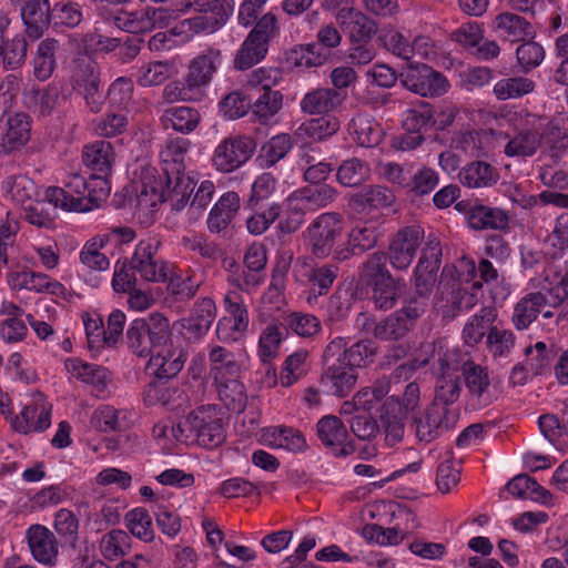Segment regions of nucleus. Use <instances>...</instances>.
Segmentation results:
<instances>
[{"mask_svg": "<svg viewBox=\"0 0 568 568\" xmlns=\"http://www.w3.org/2000/svg\"><path fill=\"white\" fill-rule=\"evenodd\" d=\"M480 288L479 281L463 280L454 271L444 268L434 300V310L444 321H452L478 304Z\"/></svg>", "mask_w": 568, "mask_h": 568, "instance_id": "f257e3e1", "label": "nucleus"}, {"mask_svg": "<svg viewBox=\"0 0 568 568\" xmlns=\"http://www.w3.org/2000/svg\"><path fill=\"white\" fill-rule=\"evenodd\" d=\"M377 243V233L371 226H356L351 230L344 240V246H339L335 252V261L343 262L351 258L356 250L361 252L374 247Z\"/></svg>", "mask_w": 568, "mask_h": 568, "instance_id": "e433bc0d", "label": "nucleus"}, {"mask_svg": "<svg viewBox=\"0 0 568 568\" xmlns=\"http://www.w3.org/2000/svg\"><path fill=\"white\" fill-rule=\"evenodd\" d=\"M469 226L476 231L483 230H505L509 224V216L506 211L499 207L487 205H474L467 212Z\"/></svg>", "mask_w": 568, "mask_h": 568, "instance_id": "72a5a7b5", "label": "nucleus"}, {"mask_svg": "<svg viewBox=\"0 0 568 568\" xmlns=\"http://www.w3.org/2000/svg\"><path fill=\"white\" fill-rule=\"evenodd\" d=\"M186 7H194L202 14L185 19L182 24L195 33H213L220 29L233 11L231 0H191Z\"/></svg>", "mask_w": 568, "mask_h": 568, "instance_id": "9b49d317", "label": "nucleus"}, {"mask_svg": "<svg viewBox=\"0 0 568 568\" xmlns=\"http://www.w3.org/2000/svg\"><path fill=\"white\" fill-rule=\"evenodd\" d=\"M216 392L225 407L233 412H242L246 404L244 385L239 381V375H224L214 379Z\"/></svg>", "mask_w": 568, "mask_h": 568, "instance_id": "37998d69", "label": "nucleus"}, {"mask_svg": "<svg viewBox=\"0 0 568 568\" xmlns=\"http://www.w3.org/2000/svg\"><path fill=\"white\" fill-rule=\"evenodd\" d=\"M507 490L514 497L529 498L541 504H549L552 499L550 491L540 486L528 475H518L507 484Z\"/></svg>", "mask_w": 568, "mask_h": 568, "instance_id": "603ef678", "label": "nucleus"}, {"mask_svg": "<svg viewBox=\"0 0 568 568\" xmlns=\"http://www.w3.org/2000/svg\"><path fill=\"white\" fill-rule=\"evenodd\" d=\"M73 88L80 92L100 88V69L90 58L78 59L72 74Z\"/></svg>", "mask_w": 568, "mask_h": 568, "instance_id": "13d9d810", "label": "nucleus"}, {"mask_svg": "<svg viewBox=\"0 0 568 568\" xmlns=\"http://www.w3.org/2000/svg\"><path fill=\"white\" fill-rule=\"evenodd\" d=\"M51 404L43 394L37 393L12 422V428L21 434L43 432L51 425Z\"/></svg>", "mask_w": 568, "mask_h": 568, "instance_id": "a211bd4d", "label": "nucleus"}, {"mask_svg": "<svg viewBox=\"0 0 568 568\" xmlns=\"http://www.w3.org/2000/svg\"><path fill=\"white\" fill-rule=\"evenodd\" d=\"M89 182L80 174H70L64 182V187L50 186L47 189L44 199L54 209L62 207L68 211L90 210L88 191Z\"/></svg>", "mask_w": 568, "mask_h": 568, "instance_id": "ddd939ff", "label": "nucleus"}, {"mask_svg": "<svg viewBox=\"0 0 568 568\" xmlns=\"http://www.w3.org/2000/svg\"><path fill=\"white\" fill-rule=\"evenodd\" d=\"M241 206V199L236 192H226L212 207L207 217V227L212 233L225 230Z\"/></svg>", "mask_w": 568, "mask_h": 568, "instance_id": "473e14b6", "label": "nucleus"}, {"mask_svg": "<svg viewBox=\"0 0 568 568\" xmlns=\"http://www.w3.org/2000/svg\"><path fill=\"white\" fill-rule=\"evenodd\" d=\"M19 10L26 32L33 40L41 38L52 24L53 6L50 0H29Z\"/></svg>", "mask_w": 568, "mask_h": 568, "instance_id": "5701e85b", "label": "nucleus"}, {"mask_svg": "<svg viewBox=\"0 0 568 568\" xmlns=\"http://www.w3.org/2000/svg\"><path fill=\"white\" fill-rule=\"evenodd\" d=\"M402 84L422 97L443 95L448 88L446 78L429 65L410 61L400 73Z\"/></svg>", "mask_w": 568, "mask_h": 568, "instance_id": "f8f14e48", "label": "nucleus"}, {"mask_svg": "<svg viewBox=\"0 0 568 568\" xmlns=\"http://www.w3.org/2000/svg\"><path fill=\"white\" fill-rule=\"evenodd\" d=\"M424 239V230L418 225L398 230L389 241L388 256L392 266L403 271L410 266Z\"/></svg>", "mask_w": 568, "mask_h": 568, "instance_id": "f3484780", "label": "nucleus"}, {"mask_svg": "<svg viewBox=\"0 0 568 568\" xmlns=\"http://www.w3.org/2000/svg\"><path fill=\"white\" fill-rule=\"evenodd\" d=\"M58 41L47 38L38 44L37 53L33 59V74L40 81L48 80L55 69V52Z\"/></svg>", "mask_w": 568, "mask_h": 568, "instance_id": "5fc2aeb1", "label": "nucleus"}, {"mask_svg": "<svg viewBox=\"0 0 568 568\" xmlns=\"http://www.w3.org/2000/svg\"><path fill=\"white\" fill-rule=\"evenodd\" d=\"M110 234H99L89 240L80 252L81 263L92 271H106L110 260L101 250L109 243Z\"/></svg>", "mask_w": 568, "mask_h": 568, "instance_id": "864d4df0", "label": "nucleus"}, {"mask_svg": "<svg viewBox=\"0 0 568 568\" xmlns=\"http://www.w3.org/2000/svg\"><path fill=\"white\" fill-rule=\"evenodd\" d=\"M276 189V180L271 173L258 175L252 184L251 194L246 201V207L250 210H262L270 202Z\"/></svg>", "mask_w": 568, "mask_h": 568, "instance_id": "052dcab7", "label": "nucleus"}, {"mask_svg": "<svg viewBox=\"0 0 568 568\" xmlns=\"http://www.w3.org/2000/svg\"><path fill=\"white\" fill-rule=\"evenodd\" d=\"M170 323L159 313L134 320L126 331L129 348L140 357H148L171 337Z\"/></svg>", "mask_w": 568, "mask_h": 568, "instance_id": "20e7f679", "label": "nucleus"}, {"mask_svg": "<svg viewBox=\"0 0 568 568\" xmlns=\"http://www.w3.org/2000/svg\"><path fill=\"white\" fill-rule=\"evenodd\" d=\"M173 437L181 443L195 440L206 448H214L225 439L222 418L213 405H203L192 410L187 417L172 427Z\"/></svg>", "mask_w": 568, "mask_h": 568, "instance_id": "f03ea898", "label": "nucleus"}, {"mask_svg": "<svg viewBox=\"0 0 568 568\" xmlns=\"http://www.w3.org/2000/svg\"><path fill=\"white\" fill-rule=\"evenodd\" d=\"M27 539L33 558L45 566H54L58 559V541L52 531L42 525H32Z\"/></svg>", "mask_w": 568, "mask_h": 568, "instance_id": "a878e982", "label": "nucleus"}, {"mask_svg": "<svg viewBox=\"0 0 568 568\" xmlns=\"http://www.w3.org/2000/svg\"><path fill=\"white\" fill-rule=\"evenodd\" d=\"M535 90V82L526 77H510L497 81L493 93L499 101L519 99Z\"/></svg>", "mask_w": 568, "mask_h": 568, "instance_id": "4d7b16f0", "label": "nucleus"}, {"mask_svg": "<svg viewBox=\"0 0 568 568\" xmlns=\"http://www.w3.org/2000/svg\"><path fill=\"white\" fill-rule=\"evenodd\" d=\"M255 148L256 143L250 136H229L216 146L212 159L213 165L217 171L233 172L248 161Z\"/></svg>", "mask_w": 568, "mask_h": 568, "instance_id": "2eb2a0df", "label": "nucleus"}, {"mask_svg": "<svg viewBox=\"0 0 568 568\" xmlns=\"http://www.w3.org/2000/svg\"><path fill=\"white\" fill-rule=\"evenodd\" d=\"M394 201L393 193L381 185H368L349 197V205L358 213L385 207Z\"/></svg>", "mask_w": 568, "mask_h": 568, "instance_id": "58836bf2", "label": "nucleus"}, {"mask_svg": "<svg viewBox=\"0 0 568 568\" xmlns=\"http://www.w3.org/2000/svg\"><path fill=\"white\" fill-rule=\"evenodd\" d=\"M442 248L437 239H429L414 272V292L429 300L435 276L440 267Z\"/></svg>", "mask_w": 568, "mask_h": 568, "instance_id": "6ab92c4d", "label": "nucleus"}, {"mask_svg": "<svg viewBox=\"0 0 568 568\" xmlns=\"http://www.w3.org/2000/svg\"><path fill=\"white\" fill-rule=\"evenodd\" d=\"M338 266L333 263L316 265L308 257H298L293 266V276L296 282L308 286L318 295L326 294L338 275Z\"/></svg>", "mask_w": 568, "mask_h": 568, "instance_id": "dca6fc26", "label": "nucleus"}, {"mask_svg": "<svg viewBox=\"0 0 568 568\" xmlns=\"http://www.w3.org/2000/svg\"><path fill=\"white\" fill-rule=\"evenodd\" d=\"M186 353L180 345H174L171 337L150 356L148 369L158 378H172L183 368Z\"/></svg>", "mask_w": 568, "mask_h": 568, "instance_id": "aec40b11", "label": "nucleus"}, {"mask_svg": "<svg viewBox=\"0 0 568 568\" xmlns=\"http://www.w3.org/2000/svg\"><path fill=\"white\" fill-rule=\"evenodd\" d=\"M333 7H339L335 14L336 22L352 43L368 42L376 33L375 22L358 9L352 0H329Z\"/></svg>", "mask_w": 568, "mask_h": 568, "instance_id": "9d476101", "label": "nucleus"}, {"mask_svg": "<svg viewBox=\"0 0 568 568\" xmlns=\"http://www.w3.org/2000/svg\"><path fill=\"white\" fill-rule=\"evenodd\" d=\"M547 297L541 292L526 294L515 305L511 322L517 329H526L547 305Z\"/></svg>", "mask_w": 568, "mask_h": 568, "instance_id": "f704fd0d", "label": "nucleus"}, {"mask_svg": "<svg viewBox=\"0 0 568 568\" xmlns=\"http://www.w3.org/2000/svg\"><path fill=\"white\" fill-rule=\"evenodd\" d=\"M526 359L523 365L515 366L513 368L510 381L514 384H524V378L520 381H516V375L521 373L523 371H527V373L537 375L540 374L545 368H547L554 357L552 349L548 348V346L544 342H537L535 346H529L525 349Z\"/></svg>", "mask_w": 568, "mask_h": 568, "instance_id": "79ce46f5", "label": "nucleus"}, {"mask_svg": "<svg viewBox=\"0 0 568 568\" xmlns=\"http://www.w3.org/2000/svg\"><path fill=\"white\" fill-rule=\"evenodd\" d=\"M338 196V191L329 184H311L296 190L291 200L301 210L317 211L332 204Z\"/></svg>", "mask_w": 568, "mask_h": 568, "instance_id": "c85d7f7f", "label": "nucleus"}, {"mask_svg": "<svg viewBox=\"0 0 568 568\" xmlns=\"http://www.w3.org/2000/svg\"><path fill=\"white\" fill-rule=\"evenodd\" d=\"M221 64L222 51L213 47L204 49L189 62L184 78L202 100L207 97V89Z\"/></svg>", "mask_w": 568, "mask_h": 568, "instance_id": "4468645a", "label": "nucleus"}, {"mask_svg": "<svg viewBox=\"0 0 568 568\" xmlns=\"http://www.w3.org/2000/svg\"><path fill=\"white\" fill-rule=\"evenodd\" d=\"M175 72L172 61L143 62L135 72V81L140 87L151 88L163 84Z\"/></svg>", "mask_w": 568, "mask_h": 568, "instance_id": "49530a36", "label": "nucleus"}, {"mask_svg": "<svg viewBox=\"0 0 568 568\" xmlns=\"http://www.w3.org/2000/svg\"><path fill=\"white\" fill-rule=\"evenodd\" d=\"M131 549V537L122 529H112L100 540V551L110 561L125 556Z\"/></svg>", "mask_w": 568, "mask_h": 568, "instance_id": "680f3d73", "label": "nucleus"}, {"mask_svg": "<svg viewBox=\"0 0 568 568\" xmlns=\"http://www.w3.org/2000/svg\"><path fill=\"white\" fill-rule=\"evenodd\" d=\"M64 368L71 377L91 384L98 395L106 390L109 372L104 367L84 363L79 358H68Z\"/></svg>", "mask_w": 568, "mask_h": 568, "instance_id": "c756f323", "label": "nucleus"}, {"mask_svg": "<svg viewBox=\"0 0 568 568\" xmlns=\"http://www.w3.org/2000/svg\"><path fill=\"white\" fill-rule=\"evenodd\" d=\"M59 97L60 90L57 85L49 84L44 88L32 85L24 90L22 102L30 111L48 116L55 109Z\"/></svg>", "mask_w": 568, "mask_h": 568, "instance_id": "2f4dec72", "label": "nucleus"}, {"mask_svg": "<svg viewBox=\"0 0 568 568\" xmlns=\"http://www.w3.org/2000/svg\"><path fill=\"white\" fill-rule=\"evenodd\" d=\"M460 359L455 351H446L434 366L436 374L435 397L432 405L448 408L460 396Z\"/></svg>", "mask_w": 568, "mask_h": 568, "instance_id": "0eeeda50", "label": "nucleus"}, {"mask_svg": "<svg viewBox=\"0 0 568 568\" xmlns=\"http://www.w3.org/2000/svg\"><path fill=\"white\" fill-rule=\"evenodd\" d=\"M83 21L80 3L71 0H60L53 4L52 27L54 29H74Z\"/></svg>", "mask_w": 568, "mask_h": 568, "instance_id": "bf43d9fd", "label": "nucleus"}, {"mask_svg": "<svg viewBox=\"0 0 568 568\" xmlns=\"http://www.w3.org/2000/svg\"><path fill=\"white\" fill-rule=\"evenodd\" d=\"M496 318L495 308L485 306L473 315L464 326L463 338L468 346L480 343Z\"/></svg>", "mask_w": 568, "mask_h": 568, "instance_id": "8fccbe9b", "label": "nucleus"}, {"mask_svg": "<svg viewBox=\"0 0 568 568\" xmlns=\"http://www.w3.org/2000/svg\"><path fill=\"white\" fill-rule=\"evenodd\" d=\"M162 241L158 235L141 240L131 258L132 268L148 282L164 283L171 273V265L159 255Z\"/></svg>", "mask_w": 568, "mask_h": 568, "instance_id": "423d86ee", "label": "nucleus"}, {"mask_svg": "<svg viewBox=\"0 0 568 568\" xmlns=\"http://www.w3.org/2000/svg\"><path fill=\"white\" fill-rule=\"evenodd\" d=\"M268 45L265 41H260L255 38L247 36L242 43L234 59V67L237 70H246L252 68L265 58Z\"/></svg>", "mask_w": 568, "mask_h": 568, "instance_id": "0e129e2a", "label": "nucleus"}, {"mask_svg": "<svg viewBox=\"0 0 568 568\" xmlns=\"http://www.w3.org/2000/svg\"><path fill=\"white\" fill-rule=\"evenodd\" d=\"M372 286V301L377 310H392L399 300V278H389L387 281L377 282Z\"/></svg>", "mask_w": 568, "mask_h": 568, "instance_id": "69168bd1", "label": "nucleus"}, {"mask_svg": "<svg viewBox=\"0 0 568 568\" xmlns=\"http://www.w3.org/2000/svg\"><path fill=\"white\" fill-rule=\"evenodd\" d=\"M82 160L92 174L109 176L114 162V151L110 142L95 141L84 146Z\"/></svg>", "mask_w": 568, "mask_h": 568, "instance_id": "c9c22d12", "label": "nucleus"}, {"mask_svg": "<svg viewBox=\"0 0 568 568\" xmlns=\"http://www.w3.org/2000/svg\"><path fill=\"white\" fill-rule=\"evenodd\" d=\"M460 371L466 386V409L477 412L488 407L495 400V395L487 368L467 359L460 361Z\"/></svg>", "mask_w": 568, "mask_h": 568, "instance_id": "1a4fd4ad", "label": "nucleus"}, {"mask_svg": "<svg viewBox=\"0 0 568 568\" xmlns=\"http://www.w3.org/2000/svg\"><path fill=\"white\" fill-rule=\"evenodd\" d=\"M211 374L213 378H223L224 375H240L241 366L232 352L215 345L209 352Z\"/></svg>", "mask_w": 568, "mask_h": 568, "instance_id": "e2e57ef3", "label": "nucleus"}, {"mask_svg": "<svg viewBox=\"0 0 568 568\" xmlns=\"http://www.w3.org/2000/svg\"><path fill=\"white\" fill-rule=\"evenodd\" d=\"M190 148V141L184 138L168 140L160 152L162 171L165 174L168 183L173 179L183 178L186 169L185 159Z\"/></svg>", "mask_w": 568, "mask_h": 568, "instance_id": "cd10ccee", "label": "nucleus"}, {"mask_svg": "<svg viewBox=\"0 0 568 568\" xmlns=\"http://www.w3.org/2000/svg\"><path fill=\"white\" fill-rule=\"evenodd\" d=\"M201 121L200 112L191 106H173L164 111L161 116L162 125L181 133L194 131Z\"/></svg>", "mask_w": 568, "mask_h": 568, "instance_id": "09e8293b", "label": "nucleus"}, {"mask_svg": "<svg viewBox=\"0 0 568 568\" xmlns=\"http://www.w3.org/2000/svg\"><path fill=\"white\" fill-rule=\"evenodd\" d=\"M31 138V118L18 112L9 114L0 136V152L12 153L23 148Z\"/></svg>", "mask_w": 568, "mask_h": 568, "instance_id": "b1692460", "label": "nucleus"}, {"mask_svg": "<svg viewBox=\"0 0 568 568\" xmlns=\"http://www.w3.org/2000/svg\"><path fill=\"white\" fill-rule=\"evenodd\" d=\"M541 145L540 119L529 112H520L515 133L504 148L505 154L509 158H530Z\"/></svg>", "mask_w": 568, "mask_h": 568, "instance_id": "6e6552de", "label": "nucleus"}, {"mask_svg": "<svg viewBox=\"0 0 568 568\" xmlns=\"http://www.w3.org/2000/svg\"><path fill=\"white\" fill-rule=\"evenodd\" d=\"M316 433L322 444L329 448L336 457L347 456L355 448L348 439V432L343 422L333 415L322 417L316 424Z\"/></svg>", "mask_w": 568, "mask_h": 568, "instance_id": "4be33fe9", "label": "nucleus"}, {"mask_svg": "<svg viewBox=\"0 0 568 568\" xmlns=\"http://www.w3.org/2000/svg\"><path fill=\"white\" fill-rule=\"evenodd\" d=\"M139 201L146 206H155L163 201V182L156 178V170L152 166H144L140 173Z\"/></svg>", "mask_w": 568, "mask_h": 568, "instance_id": "6e6d98bb", "label": "nucleus"}, {"mask_svg": "<svg viewBox=\"0 0 568 568\" xmlns=\"http://www.w3.org/2000/svg\"><path fill=\"white\" fill-rule=\"evenodd\" d=\"M491 27L498 38L511 43L532 39L536 34L534 27L526 18L510 11L498 13Z\"/></svg>", "mask_w": 568, "mask_h": 568, "instance_id": "393cba45", "label": "nucleus"}, {"mask_svg": "<svg viewBox=\"0 0 568 568\" xmlns=\"http://www.w3.org/2000/svg\"><path fill=\"white\" fill-rule=\"evenodd\" d=\"M344 95L332 88H317L307 92L301 100V109L308 114H325L335 111Z\"/></svg>", "mask_w": 568, "mask_h": 568, "instance_id": "7c9ffc66", "label": "nucleus"}, {"mask_svg": "<svg viewBox=\"0 0 568 568\" xmlns=\"http://www.w3.org/2000/svg\"><path fill=\"white\" fill-rule=\"evenodd\" d=\"M130 416L131 413L129 410L102 405L92 414L91 424L94 428L104 433L116 432L128 426Z\"/></svg>", "mask_w": 568, "mask_h": 568, "instance_id": "3c124183", "label": "nucleus"}, {"mask_svg": "<svg viewBox=\"0 0 568 568\" xmlns=\"http://www.w3.org/2000/svg\"><path fill=\"white\" fill-rule=\"evenodd\" d=\"M339 129V123L334 118H316L306 120L295 130V136L303 143L323 141Z\"/></svg>", "mask_w": 568, "mask_h": 568, "instance_id": "c03bdc74", "label": "nucleus"}, {"mask_svg": "<svg viewBox=\"0 0 568 568\" xmlns=\"http://www.w3.org/2000/svg\"><path fill=\"white\" fill-rule=\"evenodd\" d=\"M349 131L358 145L377 146L384 138L382 125L368 115H357L351 121Z\"/></svg>", "mask_w": 568, "mask_h": 568, "instance_id": "a18cd8bd", "label": "nucleus"}, {"mask_svg": "<svg viewBox=\"0 0 568 568\" xmlns=\"http://www.w3.org/2000/svg\"><path fill=\"white\" fill-rule=\"evenodd\" d=\"M311 252L318 258L329 255L335 261V252L344 246V220L339 213L320 214L307 227Z\"/></svg>", "mask_w": 568, "mask_h": 568, "instance_id": "39448f33", "label": "nucleus"}, {"mask_svg": "<svg viewBox=\"0 0 568 568\" xmlns=\"http://www.w3.org/2000/svg\"><path fill=\"white\" fill-rule=\"evenodd\" d=\"M292 146V139L288 134L282 133L273 136L261 149V154L258 156L261 165L265 168L273 166L286 156Z\"/></svg>", "mask_w": 568, "mask_h": 568, "instance_id": "774afa93", "label": "nucleus"}, {"mask_svg": "<svg viewBox=\"0 0 568 568\" xmlns=\"http://www.w3.org/2000/svg\"><path fill=\"white\" fill-rule=\"evenodd\" d=\"M544 152L554 161H558L568 149V120L550 121L541 130Z\"/></svg>", "mask_w": 568, "mask_h": 568, "instance_id": "ea45409f", "label": "nucleus"}, {"mask_svg": "<svg viewBox=\"0 0 568 568\" xmlns=\"http://www.w3.org/2000/svg\"><path fill=\"white\" fill-rule=\"evenodd\" d=\"M357 372L346 363L323 366L321 384L327 393L344 397L355 387Z\"/></svg>", "mask_w": 568, "mask_h": 568, "instance_id": "bb28decb", "label": "nucleus"}, {"mask_svg": "<svg viewBox=\"0 0 568 568\" xmlns=\"http://www.w3.org/2000/svg\"><path fill=\"white\" fill-rule=\"evenodd\" d=\"M428 304L429 300L426 295L414 292L404 301L402 308L374 324L372 334L381 341L395 342L404 338L413 329L417 320L425 314Z\"/></svg>", "mask_w": 568, "mask_h": 568, "instance_id": "7ed1b4c3", "label": "nucleus"}, {"mask_svg": "<svg viewBox=\"0 0 568 568\" xmlns=\"http://www.w3.org/2000/svg\"><path fill=\"white\" fill-rule=\"evenodd\" d=\"M369 179V164L358 158L346 159L336 169V181L345 187L361 186Z\"/></svg>", "mask_w": 568, "mask_h": 568, "instance_id": "de8ad7c7", "label": "nucleus"}, {"mask_svg": "<svg viewBox=\"0 0 568 568\" xmlns=\"http://www.w3.org/2000/svg\"><path fill=\"white\" fill-rule=\"evenodd\" d=\"M456 415L446 407L430 405L426 412L415 418L414 428L419 442L430 443L455 423Z\"/></svg>", "mask_w": 568, "mask_h": 568, "instance_id": "412c9836", "label": "nucleus"}, {"mask_svg": "<svg viewBox=\"0 0 568 568\" xmlns=\"http://www.w3.org/2000/svg\"><path fill=\"white\" fill-rule=\"evenodd\" d=\"M216 316V306L212 298L204 297L197 301L190 316L183 320V327L194 337L204 335Z\"/></svg>", "mask_w": 568, "mask_h": 568, "instance_id": "a19ab883", "label": "nucleus"}, {"mask_svg": "<svg viewBox=\"0 0 568 568\" xmlns=\"http://www.w3.org/2000/svg\"><path fill=\"white\" fill-rule=\"evenodd\" d=\"M459 182L470 189L488 187L497 183V170L485 161L467 163L458 173Z\"/></svg>", "mask_w": 568, "mask_h": 568, "instance_id": "4c0bfd02", "label": "nucleus"}, {"mask_svg": "<svg viewBox=\"0 0 568 568\" xmlns=\"http://www.w3.org/2000/svg\"><path fill=\"white\" fill-rule=\"evenodd\" d=\"M308 352L298 349L286 357L281 372V384L288 387L305 376L308 372Z\"/></svg>", "mask_w": 568, "mask_h": 568, "instance_id": "338daca9", "label": "nucleus"}]
</instances>
